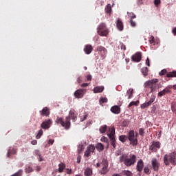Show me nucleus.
<instances>
[{"mask_svg": "<svg viewBox=\"0 0 176 176\" xmlns=\"http://www.w3.org/2000/svg\"><path fill=\"white\" fill-rule=\"evenodd\" d=\"M146 64L148 65V67H151V63H149V58H147L146 60Z\"/></svg>", "mask_w": 176, "mask_h": 176, "instance_id": "59", "label": "nucleus"}, {"mask_svg": "<svg viewBox=\"0 0 176 176\" xmlns=\"http://www.w3.org/2000/svg\"><path fill=\"white\" fill-rule=\"evenodd\" d=\"M96 50L98 52V54L101 56L102 58H104L105 56H107V53H108L107 48L102 46H98Z\"/></svg>", "mask_w": 176, "mask_h": 176, "instance_id": "12", "label": "nucleus"}, {"mask_svg": "<svg viewBox=\"0 0 176 176\" xmlns=\"http://www.w3.org/2000/svg\"><path fill=\"white\" fill-rule=\"evenodd\" d=\"M122 174L126 176H133V173L130 170H124L122 171Z\"/></svg>", "mask_w": 176, "mask_h": 176, "instance_id": "36", "label": "nucleus"}, {"mask_svg": "<svg viewBox=\"0 0 176 176\" xmlns=\"http://www.w3.org/2000/svg\"><path fill=\"white\" fill-rule=\"evenodd\" d=\"M96 149L101 152L102 151H104V146L101 143H98L96 146Z\"/></svg>", "mask_w": 176, "mask_h": 176, "instance_id": "33", "label": "nucleus"}, {"mask_svg": "<svg viewBox=\"0 0 176 176\" xmlns=\"http://www.w3.org/2000/svg\"><path fill=\"white\" fill-rule=\"evenodd\" d=\"M171 89H173V85H168L162 91H160L157 94L158 97H163V96H166V94H170L171 93Z\"/></svg>", "mask_w": 176, "mask_h": 176, "instance_id": "9", "label": "nucleus"}, {"mask_svg": "<svg viewBox=\"0 0 176 176\" xmlns=\"http://www.w3.org/2000/svg\"><path fill=\"white\" fill-rule=\"evenodd\" d=\"M155 99H156V96L153 95L151 96V98L149 100V101H148L147 102L148 103L149 105H151V104L155 101Z\"/></svg>", "mask_w": 176, "mask_h": 176, "instance_id": "40", "label": "nucleus"}, {"mask_svg": "<svg viewBox=\"0 0 176 176\" xmlns=\"http://www.w3.org/2000/svg\"><path fill=\"white\" fill-rule=\"evenodd\" d=\"M148 42L151 45H155L156 43V41H155V37L151 36L148 39Z\"/></svg>", "mask_w": 176, "mask_h": 176, "instance_id": "39", "label": "nucleus"}, {"mask_svg": "<svg viewBox=\"0 0 176 176\" xmlns=\"http://www.w3.org/2000/svg\"><path fill=\"white\" fill-rule=\"evenodd\" d=\"M109 133L107 134L109 138H115V127H111L109 129Z\"/></svg>", "mask_w": 176, "mask_h": 176, "instance_id": "22", "label": "nucleus"}, {"mask_svg": "<svg viewBox=\"0 0 176 176\" xmlns=\"http://www.w3.org/2000/svg\"><path fill=\"white\" fill-rule=\"evenodd\" d=\"M97 32L100 36H107L109 34V30L107 28V25L102 23L98 26Z\"/></svg>", "mask_w": 176, "mask_h": 176, "instance_id": "5", "label": "nucleus"}, {"mask_svg": "<svg viewBox=\"0 0 176 176\" xmlns=\"http://www.w3.org/2000/svg\"><path fill=\"white\" fill-rule=\"evenodd\" d=\"M130 25L131 27H136L137 26V22H135V21L133 20V19H130Z\"/></svg>", "mask_w": 176, "mask_h": 176, "instance_id": "46", "label": "nucleus"}, {"mask_svg": "<svg viewBox=\"0 0 176 176\" xmlns=\"http://www.w3.org/2000/svg\"><path fill=\"white\" fill-rule=\"evenodd\" d=\"M34 155H35V156H38V157L39 162H42V160H43L42 159V156H41V152L39 151V150H36L34 151Z\"/></svg>", "mask_w": 176, "mask_h": 176, "instance_id": "35", "label": "nucleus"}, {"mask_svg": "<svg viewBox=\"0 0 176 176\" xmlns=\"http://www.w3.org/2000/svg\"><path fill=\"white\" fill-rule=\"evenodd\" d=\"M155 99H156V96L153 95L151 96V98L149 100V101H148L147 102L148 103L149 105H151V104L155 101Z\"/></svg>", "mask_w": 176, "mask_h": 176, "instance_id": "43", "label": "nucleus"}, {"mask_svg": "<svg viewBox=\"0 0 176 176\" xmlns=\"http://www.w3.org/2000/svg\"><path fill=\"white\" fill-rule=\"evenodd\" d=\"M171 109H172L173 112H175L176 111V108L174 106H172Z\"/></svg>", "mask_w": 176, "mask_h": 176, "instance_id": "64", "label": "nucleus"}, {"mask_svg": "<svg viewBox=\"0 0 176 176\" xmlns=\"http://www.w3.org/2000/svg\"><path fill=\"white\" fill-rule=\"evenodd\" d=\"M100 141L102 142H108V138H106L105 136H102L100 139Z\"/></svg>", "mask_w": 176, "mask_h": 176, "instance_id": "49", "label": "nucleus"}, {"mask_svg": "<svg viewBox=\"0 0 176 176\" xmlns=\"http://www.w3.org/2000/svg\"><path fill=\"white\" fill-rule=\"evenodd\" d=\"M160 0H154V5H155V6H159V5H160Z\"/></svg>", "mask_w": 176, "mask_h": 176, "instance_id": "53", "label": "nucleus"}, {"mask_svg": "<svg viewBox=\"0 0 176 176\" xmlns=\"http://www.w3.org/2000/svg\"><path fill=\"white\" fill-rule=\"evenodd\" d=\"M78 83H82V76H79L77 78Z\"/></svg>", "mask_w": 176, "mask_h": 176, "instance_id": "57", "label": "nucleus"}, {"mask_svg": "<svg viewBox=\"0 0 176 176\" xmlns=\"http://www.w3.org/2000/svg\"><path fill=\"white\" fill-rule=\"evenodd\" d=\"M159 79L154 78L152 80H149L144 82V89L146 96H149L151 93H153L160 89V87L159 86Z\"/></svg>", "mask_w": 176, "mask_h": 176, "instance_id": "2", "label": "nucleus"}, {"mask_svg": "<svg viewBox=\"0 0 176 176\" xmlns=\"http://www.w3.org/2000/svg\"><path fill=\"white\" fill-rule=\"evenodd\" d=\"M87 80H91V75L88 74V75L87 76Z\"/></svg>", "mask_w": 176, "mask_h": 176, "instance_id": "63", "label": "nucleus"}, {"mask_svg": "<svg viewBox=\"0 0 176 176\" xmlns=\"http://www.w3.org/2000/svg\"><path fill=\"white\" fill-rule=\"evenodd\" d=\"M84 175L85 176H91V175H93V169H91V168H87L85 170Z\"/></svg>", "mask_w": 176, "mask_h": 176, "instance_id": "24", "label": "nucleus"}, {"mask_svg": "<svg viewBox=\"0 0 176 176\" xmlns=\"http://www.w3.org/2000/svg\"><path fill=\"white\" fill-rule=\"evenodd\" d=\"M140 104V101H132L129 104L128 108H131V107H137Z\"/></svg>", "mask_w": 176, "mask_h": 176, "instance_id": "32", "label": "nucleus"}, {"mask_svg": "<svg viewBox=\"0 0 176 176\" xmlns=\"http://www.w3.org/2000/svg\"><path fill=\"white\" fill-rule=\"evenodd\" d=\"M83 151V145L78 146V153H80Z\"/></svg>", "mask_w": 176, "mask_h": 176, "instance_id": "51", "label": "nucleus"}, {"mask_svg": "<svg viewBox=\"0 0 176 176\" xmlns=\"http://www.w3.org/2000/svg\"><path fill=\"white\" fill-rule=\"evenodd\" d=\"M53 124V120L52 119H45L41 124V129L43 130H49V128L51 127Z\"/></svg>", "mask_w": 176, "mask_h": 176, "instance_id": "8", "label": "nucleus"}, {"mask_svg": "<svg viewBox=\"0 0 176 176\" xmlns=\"http://www.w3.org/2000/svg\"><path fill=\"white\" fill-rule=\"evenodd\" d=\"M134 96V90L132 88H130L125 94V100H131Z\"/></svg>", "mask_w": 176, "mask_h": 176, "instance_id": "17", "label": "nucleus"}, {"mask_svg": "<svg viewBox=\"0 0 176 176\" xmlns=\"http://www.w3.org/2000/svg\"><path fill=\"white\" fill-rule=\"evenodd\" d=\"M161 145L162 144L160 142L153 141L149 147V150L151 151V152H157V151L160 149Z\"/></svg>", "mask_w": 176, "mask_h": 176, "instance_id": "7", "label": "nucleus"}, {"mask_svg": "<svg viewBox=\"0 0 176 176\" xmlns=\"http://www.w3.org/2000/svg\"><path fill=\"white\" fill-rule=\"evenodd\" d=\"M66 173L69 175H71L72 173V169L67 168Z\"/></svg>", "mask_w": 176, "mask_h": 176, "instance_id": "56", "label": "nucleus"}, {"mask_svg": "<svg viewBox=\"0 0 176 176\" xmlns=\"http://www.w3.org/2000/svg\"><path fill=\"white\" fill-rule=\"evenodd\" d=\"M17 153V149L16 148H10L7 153V157H10L12 155H16Z\"/></svg>", "mask_w": 176, "mask_h": 176, "instance_id": "23", "label": "nucleus"}, {"mask_svg": "<svg viewBox=\"0 0 176 176\" xmlns=\"http://www.w3.org/2000/svg\"><path fill=\"white\" fill-rule=\"evenodd\" d=\"M172 32L175 36H176V27L172 30Z\"/></svg>", "mask_w": 176, "mask_h": 176, "instance_id": "62", "label": "nucleus"}, {"mask_svg": "<svg viewBox=\"0 0 176 176\" xmlns=\"http://www.w3.org/2000/svg\"><path fill=\"white\" fill-rule=\"evenodd\" d=\"M87 119V114H85L82 116V118H80L81 122H84V120H86Z\"/></svg>", "mask_w": 176, "mask_h": 176, "instance_id": "55", "label": "nucleus"}, {"mask_svg": "<svg viewBox=\"0 0 176 176\" xmlns=\"http://www.w3.org/2000/svg\"><path fill=\"white\" fill-rule=\"evenodd\" d=\"M122 126H123V127H126V126H129V122H127L126 120H124L122 122Z\"/></svg>", "mask_w": 176, "mask_h": 176, "instance_id": "54", "label": "nucleus"}, {"mask_svg": "<svg viewBox=\"0 0 176 176\" xmlns=\"http://www.w3.org/2000/svg\"><path fill=\"white\" fill-rule=\"evenodd\" d=\"M87 86H89V83H87V82L82 83L81 85V87H87Z\"/></svg>", "mask_w": 176, "mask_h": 176, "instance_id": "60", "label": "nucleus"}, {"mask_svg": "<svg viewBox=\"0 0 176 176\" xmlns=\"http://www.w3.org/2000/svg\"><path fill=\"white\" fill-rule=\"evenodd\" d=\"M94 93H102L104 91V87H96L93 89Z\"/></svg>", "mask_w": 176, "mask_h": 176, "instance_id": "25", "label": "nucleus"}, {"mask_svg": "<svg viewBox=\"0 0 176 176\" xmlns=\"http://www.w3.org/2000/svg\"><path fill=\"white\" fill-rule=\"evenodd\" d=\"M39 113L41 116L49 118L50 116V109L48 107H44L39 111Z\"/></svg>", "mask_w": 176, "mask_h": 176, "instance_id": "14", "label": "nucleus"}, {"mask_svg": "<svg viewBox=\"0 0 176 176\" xmlns=\"http://www.w3.org/2000/svg\"><path fill=\"white\" fill-rule=\"evenodd\" d=\"M127 140H128V136H126L125 135H122L119 137V140L121 142H126V141H127Z\"/></svg>", "mask_w": 176, "mask_h": 176, "instance_id": "30", "label": "nucleus"}, {"mask_svg": "<svg viewBox=\"0 0 176 176\" xmlns=\"http://www.w3.org/2000/svg\"><path fill=\"white\" fill-rule=\"evenodd\" d=\"M141 72L142 74V75H144V76H148V73L149 72V69H148V67H142L141 69Z\"/></svg>", "mask_w": 176, "mask_h": 176, "instance_id": "26", "label": "nucleus"}, {"mask_svg": "<svg viewBox=\"0 0 176 176\" xmlns=\"http://www.w3.org/2000/svg\"><path fill=\"white\" fill-rule=\"evenodd\" d=\"M85 54H90L93 52V46L90 44L86 45L84 47Z\"/></svg>", "mask_w": 176, "mask_h": 176, "instance_id": "19", "label": "nucleus"}, {"mask_svg": "<svg viewBox=\"0 0 176 176\" xmlns=\"http://www.w3.org/2000/svg\"><path fill=\"white\" fill-rule=\"evenodd\" d=\"M111 141V145H112L113 148H116V139L115 138H109Z\"/></svg>", "mask_w": 176, "mask_h": 176, "instance_id": "31", "label": "nucleus"}, {"mask_svg": "<svg viewBox=\"0 0 176 176\" xmlns=\"http://www.w3.org/2000/svg\"><path fill=\"white\" fill-rule=\"evenodd\" d=\"M120 47L121 50H126V45H124V44H123V43H121L120 44Z\"/></svg>", "mask_w": 176, "mask_h": 176, "instance_id": "52", "label": "nucleus"}, {"mask_svg": "<svg viewBox=\"0 0 176 176\" xmlns=\"http://www.w3.org/2000/svg\"><path fill=\"white\" fill-rule=\"evenodd\" d=\"M102 168V170H101V174H102L103 175H105V174H107V173H108L109 170H108V161H107V160L103 159L102 160V163H101Z\"/></svg>", "mask_w": 176, "mask_h": 176, "instance_id": "13", "label": "nucleus"}, {"mask_svg": "<svg viewBox=\"0 0 176 176\" xmlns=\"http://www.w3.org/2000/svg\"><path fill=\"white\" fill-rule=\"evenodd\" d=\"M120 163H124L126 167L134 166L137 162V156L134 154H123L120 157Z\"/></svg>", "mask_w": 176, "mask_h": 176, "instance_id": "3", "label": "nucleus"}, {"mask_svg": "<svg viewBox=\"0 0 176 176\" xmlns=\"http://www.w3.org/2000/svg\"><path fill=\"white\" fill-rule=\"evenodd\" d=\"M155 99H156V96L153 95L151 96V98L149 100V101H148L147 102L148 103L149 105H151V104L155 101Z\"/></svg>", "mask_w": 176, "mask_h": 176, "instance_id": "41", "label": "nucleus"}, {"mask_svg": "<svg viewBox=\"0 0 176 176\" xmlns=\"http://www.w3.org/2000/svg\"><path fill=\"white\" fill-rule=\"evenodd\" d=\"M166 76L167 78H176V71L168 73Z\"/></svg>", "mask_w": 176, "mask_h": 176, "instance_id": "34", "label": "nucleus"}, {"mask_svg": "<svg viewBox=\"0 0 176 176\" xmlns=\"http://www.w3.org/2000/svg\"><path fill=\"white\" fill-rule=\"evenodd\" d=\"M127 137L130 142V145H132V146H137L138 145V139H136L135 136L134 130L129 131Z\"/></svg>", "mask_w": 176, "mask_h": 176, "instance_id": "6", "label": "nucleus"}, {"mask_svg": "<svg viewBox=\"0 0 176 176\" xmlns=\"http://www.w3.org/2000/svg\"><path fill=\"white\" fill-rule=\"evenodd\" d=\"M64 168H65V164L60 163L58 164V173H63V171H64Z\"/></svg>", "mask_w": 176, "mask_h": 176, "instance_id": "27", "label": "nucleus"}, {"mask_svg": "<svg viewBox=\"0 0 176 176\" xmlns=\"http://www.w3.org/2000/svg\"><path fill=\"white\" fill-rule=\"evenodd\" d=\"M32 171H33V170H32V168L30 166H29L28 168H27L25 169V172H26L28 174H30V173H32Z\"/></svg>", "mask_w": 176, "mask_h": 176, "instance_id": "50", "label": "nucleus"}, {"mask_svg": "<svg viewBox=\"0 0 176 176\" xmlns=\"http://www.w3.org/2000/svg\"><path fill=\"white\" fill-rule=\"evenodd\" d=\"M128 16L130 18V20H133V19H135L137 16L135 15L133 12H127Z\"/></svg>", "mask_w": 176, "mask_h": 176, "instance_id": "44", "label": "nucleus"}, {"mask_svg": "<svg viewBox=\"0 0 176 176\" xmlns=\"http://www.w3.org/2000/svg\"><path fill=\"white\" fill-rule=\"evenodd\" d=\"M86 89H79L74 92V96L76 98H83L86 94Z\"/></svg>", "mask_w": 176, "mask_h": 176, "instance_id": "10", "label": "nucleus"}, {"mask_svg": "<svg viewBox=\"0 0 176 176\" xmlns=\"http://www.w3.org/2000/svg\"><path fill=\"white\" fill-rule=\"evenodd\" d=\"M105 13L109 14L112 12V7L111 4H107L104 8Z\"/></svg>", "mask_w": 176, "mask_h": 176, "instance_id": "29", "label": "nucleus"}, {"mask_svg": "<svg viewBox=\"0 0 176 176\" xmlns=\"http://www.w3.org/2000/svg\"><path fill=\"white\" fill-rule=\"evenodd\" d=\"M32 145H36L38 144V141L34 140L31 142Z\"/></svg>", "mask_w": 176, "mask_h": 176, "instance_id": "61", "label": "nucleus"}, {"mask_svg": "<svg viewBox=\"0 0 176 176\" xmlns=\"http://www.w3.org/2000/svg\"><path fill=\"white\" fill-rule=\"evenodd\" d=\"M144 173L146 174H149V168L148 167L144 168Z\"/></svg>", "mask_w": 176, "mask_h": 176, "instance_id": "58", "label": "nucleus"}, {"mask_svg": "<svg viewBox=\"0 0 176 176\" xmlns=\"http://www.w3.org/2000/svg\"><path fill=\"white\" fill-rule=\"evenodd\" d=\"M164 163L166 166H170V163L173 166H176V152H172L169 154H166L164 156Z\"/></svg>", "mask_w": 176, "mask_h": 176, "instance_id": "4", "label": "nucleus"}, {"mask_svg": "<svg viewBox=\"0 0 176 176\" xmlns=\"http://www.w3.org/2000/svg\"><path fill=\"white\" fill-rule=\"evenodd\" d=\"M71 119H72L73 122H76L78 119V113L75 112V109H71L69 112V116L65 118V120L64 121V118L61 117H57L55 123L56 124H60L62 127H64L65 130H69L71 127Z\"/></svg>", "mask_w": 176, "mask_h": 176, "instance_id": "1", "label": "nucleus"}, {"mask_svg": "<svg viewBox=\"0 0 176 176\" xmlns=\"http://www.w3.org/2000/svg\"><path fill=\"white\" fill-rule=\"evenodd\" d=\"M139 134L142 137H144V134H145V129H144L143 128H140L139 130Z\"/></svg>", "mask_w": 176, "mask_h": 176, "instance_id": "47", "label": "nucleus"}, {"mask_svg": "<svg viewBox=\"0 0 176 176\" xmlns=\"http://www.w3.org/2000/svg\"><path fill=\"white\" fill-rule=\"evenodd\" d=\"M42 135H43V130L40 129L38 131L37 135H36V140H39V138H41L42 137Z\"/></svg>", "mask_w": 176, "mask_h": 176, "instance_id": "37", "label": "nucleus"}, {"mask_svg": "<svg viewBox=\"0 0 176 176\" xmlns=\"http://www.w3.org/2000/svg\"><path fill=\"white\" fill-rule=\"evenodd\" d=\"M155 99H156V96L153 95L151 96V98L149 100V101H148L147 102L148 103L149 105H151V104L155 101Z\"/></svg>", "mask_w": 176, "mask_h": 176, "instance_id": "42", "label": "nucleus"}, {"mask_svg": "<svg viewBox=\"0 0 176 176\" xmlns=\"http://www.w3.org/2000/svg\"><path fill=\"white\" fill-rule=\"evenodd\" d=\"M148 107H149V104H148V103L146 102H145V103H143V104H142L141 105H140V108L142 109H145V108H148Z\"/></svg>", "mask_w": 176, "mask_h": 176, "instance_id": "45", "label": "nucleus"}, {"mask_svg": "<svg viewBox=\"0 0 176 176\" xmlns=\"http://www.w3.org/2000/svg\"><path fill=\"white\" fill-rule=\"evenodd\" d=\"M96 152V147L94 145H89L87 147V150L85 152V156L86 157H89V156H91L92 153H94Z\"/></svg>", "mask_w": 176, "mask_h": 176, "instance_id": "11", "label": "nucleus"}, {"mask_svg": "<svg viewBox=\"0 0 176 176\" xmlns=\"http://www.w3.org/2000/svg\"><path fill=\"white\" fill-rule=\"evenodd\" d=\"M111 111L116 115H119L120 113V107L118 105L113 106L111 108Z\"/></svg>", "mask_w": 176, "mask_h": 176, "instance_id": "20", "label": "nucleus"}, {"mask_svg": "<svg viewBox=\"0 0 176 176\" xmlns=\"http://www.w3.org/2000/svg\"><path fill=\"white\" fill-rule=\"evenodd\" d=\"M166 74H167V70L164 69L159 73V75H160V76H163V75H166Z\"/></svg>", "mask_w": 176, "mask_h": 176, "instance_id": "48", "label": "nucleus"}, {"mask_svg": "<svg viewBox=\"0 0 176 176\" xmlns=\"http://www.w3.org/2000/svg\"><path fill=\"white\" fill-rule=\"evenodd\" d=\"M116 27L119 31H123L124 25H123V21H122V19L119 18L117 19Z\"/></svg>", "mask_w": 176, "mask_h": 176, "instance_id": "18", "label": "nucleus"}, {"mask_svg": "<svg viewBox=\"0 0 176 176\" xmlns=\"http://www.w3.org/2000/svg\"><path fill=\"white\" fill-rule=\"evenodd\" d=\"M141 52H137L131 56V60L133 63H140L141 61Z\"/></svg>", "mask_w": 176, "mask_h": 176, "instance_id": "15", "label": "nucleus"}, {"mask_svg": "<svg viewBox=\"0 0 176 176\" xmlns=\"http://www.w3.org/2000/svg\"><path fill=\"white\" fill-rule=\"evenodd\" d=\"M151 164H152L154 171L159 170V167H160V164H159V162H157V160L156 158H154L151 160Z\"/></svg>", "mask_w": 176, "mask_h": 176, "instance_id": "16", "label": "nucleus"}, {"mask_svg": "<svg viewBox=\"0 0 176 176\" xmlns=\"http://www.w3.org/2000/svg\"><path fill=\"white\" fill-rule=\"evenodd\" d=\"M143 168H144V161H142V160H140L137 164L136 169L138 170V171L141 173Z\"/></svg>", "mask_w": 176, "mask_h": 176, "instance_id": "21", "label": "nucleus"}, {"mask_svg": "<svg viewBox=\"0 0 176 176\" xmlns=\"http://www.w3.org/2000/svg\"><path fill=\"white\" fill-rule=\"evenodd\" d=\"M107 129H108V126L107 125L100 126V128L99 129L100 133L101 134H104L107 131Z\"/></svg>", "mask_w": 176, "mask_h": 176, "instance_id": "28", "label": "nucleus"}, {"mask_svg": "<svg viewBox=\"0 0 176 176\" xmlns=\"http://www.w3.org/2000/svg\"><path fill=\"white\" fill-rule=\"evenodd\" d=\"M104 102H108V98H100L99 100V104L100 105H102V104H104Z\"/></svg>", "mask_w": 176, "mask_h": 176, "instance_id": "38", "label": "nucleus"}]
</instances>
